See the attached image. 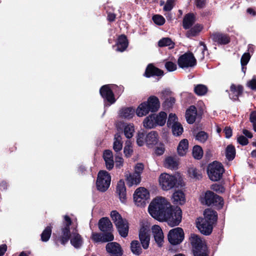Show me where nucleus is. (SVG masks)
Here are the masks:
<instances>
[{"label": "nucleus", "instance_id": "obj_1", "mask_svg": "<svg viewBox=\"0 0 256 256\" xmlns=\"http://www.w3.org/2000/svg\"><path fill=\"white\" fill-rule=\"evenodd\" d=\"M64 226L61 228L62 234L57 238V241L62 244L65 245L70 240V244L76 249L81 248L84 243V240L76 230L70 233V226L72 225V220L70 218L65 215L64 216Z\"/></svg>", "mask_w": 256, "mask_h": 256}, {"label": "nucleus", "instance_id": "obj_2", "mask_svg": "<svg viewBox=\"0 0 256 256\" xmlns=\"http://www.w3.org/2000/svg\"><path fill=\"white\" fill-rule=\"evenodd\" d=\"M98 228L102 233H92L91 238L94 242H106L114 240L112 224L108 218H101L98 222Z\"/></svg>", "mask_w": 256, "mask_h": 256}, {"label": "nucleus", "instance_id": "obj_3", "mask_svg": "<svg viewBox=\"0 0 256 256\" xmlns=\"http://www.w3.org/2000/svg\"><path fill=\"white\" fill-rule=\"evenodd\" d=\"M170 205L165 198L157 197L150 203L148 211L152 217L160 221Z\"/></svg>", "mask_w": 256, "mask_h": 256}, {"label": "nucleus", "instance_id": "obj_4", "mask_svg": "<svg viewBox=\"0 0 256 256\" xmlns=\"http://www.w3.org/2000/svg\"><path fill=\"white\" fill-rule=\"evenodd\" d=\"M159 183L164 190H168L174 188H181L184 186L182 180H178L175 176L166 173H163L160 175Z\"/></svg>", "mask_w": 256, "mask_h": 256}, {"label": "nucleus", "instance_id": "obj_5", "mask_svg": "<svg viewBox=\"0 0 256 256\" xmlns=\"http://www.w3.org/2000/svg\"><path fill=\"white\" fill-rule=\"evenodd\" d=\"M182 211L180 208H173L171 205L166 212L160 221L166 222L168 226L174 227L179 225L182 221Z\"/></svg>", "mask_w": 256, "mask_h": 256}, {"label": "nucleus", "instance_id": "obj_6", "mask_svg": "<svg viewBox=\"0 0 256 256\" xmlns=\"http://www.w3.org/2000/svg\"><path fill=\"white\" fill-rule=\"evenodd\" d=\"M194 256H209L210 251L207 245L196 234H192L190 238Z\"/></svg>", "mask_w": 256, "mask_h": 256}, {"label": "nucleus", "instance_id": "obj_7", "mask_svg": "<svg viewBox=\"0 0 256 256\" xmlns=\"http://www.w3.org/2000/svg\"><path fill=\"white\" fill-rule=\"evenodd\" d=\"M110 216L114 223L120 235L123 238L128 236V223L126 219L122 218V216L116 211L112 210Z\"/></svg>", "mask_w": 256, "mask_h": 256}, {"label": "nucleus", "instance_id": "obj_8", "mask_svg": "<svg viewBox=\"0 0 256 256\" xmlns=\"http://www.w3.org/2000/svg\"><path fill=\"white\" fill-rule=\"evenodd\" d=\"M224 172L222 164L217 161L208 164L207 168V173L210 179L214 182L220 180Z\"/></svg>", "mask_w": 256, "mask_h": 256}, {"label": "nucleus", "instance_id": "obj_9", "mask_svg": "<svg viewBox=\"0 0 256 256\" xmlns=\"http://www.w3.org/2000/svg\"><path fill=\"white\" fill-rule=\"evenodd\" d=\"M111 176L107 171L100 170L98 174L96 182L97 190L100 192H106L110 187Z\"/></svg>", "mask_w": 256, "mask_h": 256}, {"label": "nucleus", "instance_id": "obj_10", "mask_svg": "<svg viewBox=\"0 0 256 256\" xmlns=\"http://www.w3.org/2000/svg\"><path fill=\"white\" fill-rule=\"evenodd\" d=\"M202 203H204L208 206H214L218 208H222L224 206L223 198L210 190H207L204 194Z\"/></svg>", "mask_w": 256, "mask_h": 256}, {"label": "nucleus", "instance_id": "obj_11", "mask_svg": "<svg viewBox=\"0 0 256 256\" xmlns=\"http://www.w3.org/2000/svg\"><path fill=\"white\" fill-rule=\"evenodd\" d=\"M196 60L194 54L188 52L181 55L178 60V64L180 68H192L196 64Z\"/></svg>", "mask_w": 256, "mask_h": 256}, {"label": "nucleus", "instance_id": "obj_12", "mask_svg": "<svg viewBox=\"0 0 256 256\" xmlns=\"http://www.w3.org/2000/svg\"><path fill=\"white\" fill-rule=\"evenodd\" d=\"M150 194L144 188L140 187L134 192L133 198L135 204L138 206L144 207L146 205V201L149 198Z\"/></svg>", "mask_w": 256, "mask_h": 256}, {"label": "nucleus", "instance_id": "obj_13", "mask_svg": "<svg viewBox=\"0 0 256 256\" xmlns=\"http://www.w3.org/2000/svg\"><path fill=\"white\" fill-rule=\"evenodd\" d=\"M184 234L181 228H176L171 230L168 235V240L172 245L180 244L184 240Z\"/></svg>", "mask_w": 256, "mask_h": 256}, {"label": "nucleus", "instance_id": "obj_14", "mask_svg": "<svg viewBox=\"0 0 256 256\" xmlns=\"http://www.w3.org/2000/svg\"><path fill=\"white\" fill-rule=\"evenodd\" d=\"M101 96L110 104H114L116 100L114 94L108 84L102 86L100 89Z\"/></svg>", "mask_w": 256, "mask_h": 256}, {"label": "nucleus", "instance_id": "obj_15", "mask_svg": "<svg viewBox=\"0 0 256 256\" xmlns=\"http://www.w3.org/2000/svg\"><path fill=\"white\" fill-rule=\"evenodd\" d=\"M212 41L218 45H226L230 42V38L227 34L221 32H214L210 34Z\"/></svg>", "mask_w": 256, "mask_h": 256}, {"label": "nucleus", "instance_id": "obj_16", "mask_svg": "<svg viewBox=\"0 0 256 256\" xmlns=\"http://www.w3.org/2000/svg\"><path fill=\"white\" fill-rule=\"evenodd\" d=\"M214 225L202 218L200 221L196 222L197 228L202 234L206 236H208L212 233Z\"/></svg>", "mask_w": 256, "mask_h": 256}, {"label": "nucleus", "instance_id": "obj_17", "mask_svg": "<svg viewBox=\"0 0 256 256\" xmlns=\"http://www.w3.org/2000/svg\"><path fill=\"white\" fill-rule=\"evenodd\" d=\"M106 249L112 256H122L123 254L120 245L116 242H109L106 245Z\"/></svg>", "mask_w": 256, "mask_h": 256}, {"label": "nucleus", "instance_id": "obj_18", "mask_svg": "<svg viewBox=\"0 0 256 256\" xmlns=\"http://www.w3.org/2000/svg\"><path fill=\"white\" fill-rule=\"evenodd\" d=\"M164 74L162 70L156 67L153 64H149L146 68L144 76L149 78L154 76H162Z\"/></svg>", "mask_w": 256, "mask_h": 256}, {"label": "nucleus", "instance_id": "obj_19", "mask_svg": "<svg viewBox=\"0 0 256 256\" xmlns=\"http://www.w3.org/2000/svg\"><path fill=\"white\" fill-rule=\"evenodd\" d=\"M139 238L142 248L146 250L149 246L150 235L146 228L142 226L139 231Z\"/></svg>", "mask_w": 256, "mask_h": 256}, {"label": "nucleus", "instance_id": "obj_20", "mask_svg": "<svg viewBox=\"0 0 256 256\" xmlns=\"http://www.w3.org/2000/svg\"><path fill=\"white\" fill-rule=\"evenodd\" d=\"M146 104L148 110L150 112H157L160 108V102L159 99L154 96H152L148 97L147 100L144 102Z\"/></svg>", "mask_w": 256, "mask_h": 256}, {"label": "nucleus", "instance_id": "obj_21", "mask_svg": "<svg viewBox=\"0 0 256 256\" xmlns=\"http://www.w3.org/2000/svg\"><path fill=\"white\" fill-rule=\"evenodd\" d=\"M152 232L156 242L159 246H162L164 238L162 228L158 225H154L152 227Z\"/></svg>", "mask_w": 256, "mask_h": 256}, {"label": "nucleus", "instance_id": "obj_22", "mask_svg": "<svg viewBox=\"0 0 256 256\" xmlns=\"http://www.w3.org/2000/svg\"><path fill=\"white\" fill-rule=\"evenodd\" d=\"M158 134L157 132L152 131L146 135V143L148 148H152L158 144Z\"/></svg>", "mask_w": 256, "mask_h": 256}, {"label": "nucleus", "instance_id": "obj_23", "mask_svg": "<svg viewBox=\"0 0 256 256\" xmlns=\"http://www.w3.org/2000/svg\"><path fill=\"white\" fill-rule=\"evenodd\" d=\"M116 193L120 200L122 202H125L126 199V188L124 182L122 180H120L117 184Z\"/></svg>", "mask_w": 256, "mask_h": 256}, {"label": "nucleus", "instance_id": "obj_24", "mask_svg": "<svg viewBox=\"0 0 256 256\" xmlns=\"http://www.w3.org/2000/svg\"><path fill=\"white\" fill-rule=\"evenodd\" d=\"M230 91L232 94H230V96L231 94H232L230 98L234 100H238V97L242 96L243 93L244 87L240 84L236 86L232 84L230 86Z\"/></svg>", "mask_w": 256, "mask_h": 256}, {"label": "nucleus", "instance_id": "obj_25", "mask_svg": "<svg viewBox=\"0 0 256 256\" xmlns=\"http://www.w3.org/2000/svg\"><path fill=\"white\" fill-rule=\"evenodd\" d=\"M204 218L206 221H208L213 224L216 223L218 220V214L216 211L210 208L206 209L204 211Z\"/></svg>", "mask_w": 256, "mask_h": 256}, {"label": "nucleus", "instance_id": "obj_26", "mask_svg": "<svg viewBox=\"0 0 256 256\" xmlns=\"http://www.w3.org/2000/svg\"><path fill=\"white\" fill-rule=\"evenodd\" d=\"M197 115L196 108L194 106H190L186 112V118L188 123L192 124L194 122Z\"/></svg>", "mask_w": 256, "mask_h": 256}, {"label": "nucleus", "instance_id": "obj_27", "mask_svg": "<svg viewBox=\"0 0 256 256\" xmlns=\"http://www.w3.org/2000/svg\"><path fill=\"white\" fill-rule=\"evenodd\" d=\"M128 42L127 37L124 34L120 35L116 42V50L120 52L124 51L128 48Z\"/></svg>", "mask_w": 256, "mask_h": 256}, {"label": "nucleus", "instance_id": "obj_28", "mask_svg": "<svg viewBox=\"0 0 256 256\" xmlns=\"http://www.w3.org/2000/svg\"><path fill=\"white\" fill-rule=\"evenodd\" d=\"M126 176L127 184L129 186H132L133 184L136 185L141 181V176L136 172L129 173Z\"/></svg>", "mask_w": 256, "mask_h": 256}, {"label": "nucleus", "instance_id": "obj_29", "mask_svg": "<svg viewBox=\"0 0 256 256\" xmlns=\"http://www.w3.org/2000/svg\"><path fill=\"white\" fill-rule=\"evenodd\" d=\"M196 16L193 13L186 14L183 18L182 26L184 29L188 30L194 24Z\"/></svg>", "mask_w": 256, "mask_h": 256}, {"label": "nucleus", "instance_id": "obj_30", "mask_svg": "<svg viewBox=\"0 0 256 256\" xmlns=\"http://www.w3.org/2000/svg\"><path fill=\"white\" fill-rule=\"evenodd\" d=\"M203 26L200 24H196L194 26H191L186 32V36L188 38H192L198 36L202 30Z\"/></svg>", "mask_w": 256, "mask_h": 256}, {"label": "nucleus", "instance_id": "obj_31", "mask_svg": "<svg viewBox=\"0 0 256 256\" xmlns=\"http://www.w3.org/2000/svg\"><path fill=\"white\" fill-rule=\"evenodd\" d=\"M172 202L176 204H183L186 202L184 192L182 190L175 191L172 196Z\"/></svg>", "mask_w": 256, "mask_h": 256}, {"label": "nucleus", "instance_id": "obj_32", "mask_svg": "<svg viewBox=\"0 0 256 256\" xmlns=\"http://www.w3.org/2000/svg\"><path fill=\"white\" fill-rule=\"evenodd\" d=\"M136 113V110L132 107L122 108L120 110V116L125 119H130L133 118Z\"/></svg>", "mask_w": 256, "mask_h": 256}, {"label": "nucleus", "instance_id": "obj_33", "mask_svg": "<svg viewBox=\"0 0 256 256\" xmlns=\"http://www.w3.org/2000/svg\"><path fill=\"white\" fill-rule=\"evenodd\" d=\"M148 109L149 108L146 104L144 102L138 106L136 110H135L136 114L140 117L145 116L150 112Z\"/></svg>", "mask_w": 256, "mask_h": 256}, {"label": "nucleus", "instance_id": "obj_34", "mask_svg": "<svg viewBox=\"0 0 256 256\" xmlns=\"http://www.w3.org/2000/svg\"><path fill=\"white\" fill-rule=\"evenodd\" d=\"M188 147V142L186 139H183L180 141L177 151L179 156H184L186 154Z\"/></svg>", "mask_w": 256, "mask_h": 256}, {"label": "nucleus", "instance_id": "obj_35", "mask_svg": "<svg viewBox=\"0 0 256 256\" xmlns=\"http://www.w3.org/2000/svg\"><path fill=\"white\" fill-rule=\"evenodd\" d=\"M120 132H117L114 135L113 148L116 152H118L122 150V142Z\"/></svg>", "mask_w": 256, "mask_h": 256}, {"label": "nucleus", "instance_id": "obj_36", "mask_svg": "<svg viewBox=\"0 0 256 256\" xmlns=\"http://www.w3.org/2000/svg\"><path fill=\"white\" fill-rule=\"evenodd\" d=\"M178 162L172 156L167 157L164 162V167L170 170L178 169Z\"/></svg>", "mask_w": 256, "mask_h": 256}, {"label": "nucleus", "instance_id": "obj_37", "mask_svg": "<svg viewBox=\"0 0 256 256\" xmlns=\"http://www.w3.org/2000/svg\"><path fill=\"white\" fill-rule=\"evenodd\" d=\"M144 126L146 128H152L156 126L154 114H151L146 117L143 122Z\"/></svg>", "mask_w": 256, "mask_h": 256}, {"label": "nucleus", "instance_id": "obj_38", "mask_svg": "<svg viewBox=\"0 0 256 256\" xmlns=\"http://www.w3.org/2000/svg\"><path fill=\"white\" fill-rule=\"evenodd\" d=\"M154 117L156 119V126H163L166 123L167 114L164 112H160L158 114H154Z\"/></svg>", "mask_w": 256, "mask_h": 256}, {"label": "nucleus", "instance_id": "obj_39", "mask_svg": "<svg viewBox=\"0 0 256 256\" xmlns=\"http://www.w3.org/2000/svg\"><path fill=\"white\" fill-rule=\"evenodd\" d=\"M130 248L132 252L135 255L140 256L142 253L140 244L137 240L132 241Z\"/></svg>", "mask_w": 256, "mask_h": 256}, {"label": "nucleus", "instance_id": "obj_40", "mask_svg": "<svg viewBox=\"0 0 256 256\" xmlns=\"http://www.w3.org/2000/svg\"><path fill=\"white\" fill-rule=\"evenodd\" d=\"M236 154V150L234 146L232 144H228L226 148V156L229 160H232Z\"/></svg>", "mask_w": 256, "mask_h": 256}, {"label": "nucleus", "instance_id": "obj_41", "mask_svg": "<svg viewBox=\"0 0 256 256\" xmlns=\"http://www.w3.org/2000/svg\"><path fill=\"white\" fill-rule=\"evenodd\" d=\"M208 90V88L205 85L198 84L194 86V92L197 96H204L207 93Z\"/></svg>", "mask_w": 256, "mask_h": 256}, {"label": "nucleus", "instance_id": "obj_42", "mask_svg": "<svg viewBox=\"0 0 256 256\" xmlns=\"http://www.w3.org/2000/svg\"><path fill=\"white\" fill-rule=\"evenodd\" d=\"M52 227L51 226H47L42 231L41 234V240L42 242H48L52 234Z\"/></svg>", "mask_w": 256, "mask_h": 256}, {"label": "nucleus", "instance_id": "obj_43", "mask_svg": "<svg viewBox=\"0 0 256 256\" xmlns=\"http://www.w3.org/2000/svg\"><path fill=\"white\" fill-rule=\"evenodd\" d=\"M158 46L160 47H164L169 46L170 48H173L174 46V43L169 38H164L160 39L158 42Z\"/></svg>", "mask_w": 256, "mask_h": 256}, {"label": "nucleus", "instance_id": "obj_44", "mask_svg": "<svg viewBox=\"0 0 256 256\" xmlns=\"http://www.w3.org/2000/svg\"><path fill=\"white\" fill-rule=\"evenodd\" d=\"M192 156L196 160H200L203 156V150L201 146L196 145L192 149Z\"/></svg>", "mask_w": 256, "mask_h": 256}, {"label": "nucleus", "instance_id": "obj_45", "mask_svg": "<svg viewBox=\"0 0 256 256\" xmlns=\"http://www.w3.org/2000/svg\"><path fill=\"white\" fill-rule=\"evenodd\" d=\"M134 131V129L133 124H127L124 126V133L126 138H132Z\"/></svg>", "mask_w": 256, "mask_h": 256}, {"label": "nucleus", "instance_id": "obj_46", "mask_svg": "<svg viewBox=\"0 0 256 256\" xmlns=\"http://www.w3.org/2000/svg\"><path fill=\"white\" fill-rule=\"evenodd\" d=\"M171 128L172 134L175 136H180L183 132L182 126L179 122L175 124H172V126Z\"/></svg>", "mask_w": 256, "mask_h": 256}, {"label": "nucleus", "instance_id": "obj_47", "mask_svg": "<svg viewBox=\"0 0 256 256\" xmlns=\"http://www.w3.org/2000/svg\"><path fill=\"white\" fill-rule=\"evenodd\" d=\"M208 134L204 131L198 132L196 136V139L200 142L204 143L208 139Z\"/></svg>", "mask_w": 256, "mask_h": 256}, {"label": "nucleus", "instance_id": "obj_48", "mask_svg": "<svg viewBox=\"0 0 256 256\" xmlns=\"http://www.w3.org/2000/svg\"><path fill=\"white\" fill-rule=\"evenodd\" d=\"M146 134L144 132H139L136 136V143L140 146H144L146 142Z\"/></svg>", "mask_w": 256, "mask_h": 256}, {"label": "nucleus", "instance_id": "obj_49", "mask_svg": "<svg viewBox=\"0 0 256 256\" xmlns=\"http://www.w3.org/2000/svg\"><path fill=\"white\" fill-rule=\"evenodd\" d=\"M152 20L158 26L163 25L166 22L165 18L161 15L156 14L152 16Z\"/></svg>", "mask_w": 256, "mask_h": 256}, {"label": "nucleus", "instance_id": "obj_50", "mask_svg": "<svg viewBox=\"0 0 256 256\" xmlns=\"http://www.w3.org/2000/svg\"><path fill=\"white\" fill-rule=\"evenodd\" d=\"M165 152L164 144L162 142L159 143L154 148V153L157 156L162 155Z\"/></svg>", "mask_w": 256, "mask_h": 256}, {"label": "nucleus", "instance_id": "obj_51", "mask_svg": "<svg viewBox=\"0 0 256 256\" xmlns=\"http://www.w3.org/2000/svg\"><path fill=\"white\" fill-rule=\"evenodd\" d=\"M250 58V55L248 52L244 53L240 59V63L242 66V69H244V66H246Z\"/></svg>", "mask_w": 256, "mask_h": 256}, {"label": "nucleus", "instance_id": "obj_52", "mask_svg": "<svg viewBox=\"0 0 256 256\" xmlns=\"http://www.w3.org/2000/svg\"><path fill=\"white\" fill-rule=\"evenodd\" d=\"M175 102L176 99L174 98L170 97V98L164 101L162 105L165 108H170L172 107Z\"/></svg>", "mask_w": 256, "mask_h": 256}, {"label": "nucleus", "instance_id": "obj_53", "mask_svg": "<svg viewBox=\"0 0 256 256\" xmlns=\"http://www.w3.org/2000/svg\"><path fill=\"white\" fill-rule=\"evenodd\" d=\"M177 116L175 114H173L170 113L169 114L167 122V126L168 128L172 127V124H178V122H176L177 120Z\"/></svg>", "mask_w": 256, "mask_h": 256}, {"label": "nucleus", "instance_id": "obj_54", "mask_svg": "<svg viewBox=\"0 0 256 256\" xmlns=\"http://www.w3.org/2000/svg\"><path fill=\"white\" fill-rule=\"evenodd\" d=\"M164 66L168 72H173L176 70L177 66L171 61H167L164 64Z\"/></svg>", "mask_w": 256, "mask_h": 256}, {"label": "nucleus", "instance_id": "obj_55", "mask_svg": "<svg viewBox=\"0 0 256 256\" xmlns=\"http://www.w3.org/2000/svg\"><path fill=\"white\" fill-rule=\"evenodd\" d=\"M190 176L196 179H200L202 178V176L199 173V172L196 168H192L189 171Z\"/></svg>", "mask_w": 256, "mask_h": 256}, {"label": "nucleus", "instance_id": "obj_56", "mask_svg": "<svg viewBox=\"0 0 256 256\" xmlns=\"http://www.w3.org/2000/svg\"><path fill=\"white\" fill-rule=\"evenodd\" d=\"M106 168L108 170H112L114 166V158L104 160Z\"/></svg>", "mask_w": 256, "mask_h": 256}, {"label": "nucleus", "instance_id": "obj_57", "mask_svg": "<svg viewBox=\"0 0 256 256\" xmlns=\"http://www.w3.org/2000/svg\"><path fill=\"white\" fill-rule=\"evenodd\" d=\"M238 142L242 146H246L248 144V139L244 136H240L237 138Z\"/></svg>", "mask_w": 256, "mask_h": 256}, {"label": "nucleus", "instance_id": "obj_58", "mask_svg": "<svg viewBox=\"0 0 256 256\" xmlns=\"http://www.w3.org/2000/svg\"><path fill=\"white\" fill-rule=\"evenodd\" d=\"M124 152L126 157L128 158L130 156L133 152L132 146L130 145H126L124 148Z\"/></svg>", "mask_w": 256, "mask_h": 256}, {"label": "nucleus", "instance_id": "obj_59", "mask_svg": "<svg viewBox=\"0 0 256 256\" xmlns=\"http://www.w3.org/2000/svg\"><path fill=\"white\" fill-rule=\"evenodd\" d=\"M171 94L172 92L170 90L166 89L161 92V99L166 100L169 98L168 97H170Z\"/></svg>", "mask_w": 256, "mask_h": 256}, {"label": "nucleus", "instance_id": "obj_60", "mask_svg": "<svg viewBox=\"0 0 256 256\" xmlns=\"http://www.w3.org/2000/svg\"><path fill=\"white\" fill-rule=\"evenodd\" d=\"M206 0H195V4L197 8L202 9L206 6Z\"/></svg>", "mask_w": 256, "mask_h": 256}, {"label": "nucleus", "instance_id": "obj_61", "mask_svg": "<svg viewBox=\"0 0 256 256\" xmlns=\"http://www.w3.org/2000/svg\"><path fill=\"white\" fill-rule=\"evenodd\" d=\"M212 188L214 190L219 193L224 192L225 190L223 186L218 184H213Z\"/></svg>", "mask_w": 256, "mask_h": 256}, {"label": "nucleus", "instance_id": "obj_62", "mask_svg": "<svg viewBox=\"0 0 256 256\" xmlns=\"http://www.w3.org/2000/svg\"><path fill=\"white\" fill-rule=\"evenodd\" d=\"M144 168V166L142 163H138L136 164L134 168V172H136L140 176L141 173H142Z\"/></svg>", "mask_w": 256, "mask_h": 256}, {"label": "nucleus", "instance_id": "obj_63", "mask_svg": "<svg viewBox=\"0 0 256 256\" xmlns=\"http://www.w3.org/2000/svg\"><path fill=\"white\" fill-rule=\"evenodd\" d=\"M224 132L225 134V137L226 138H231L232 134V130L230 126H226L224 130Z\"/></svg>", "mask_w": 256, "mask_h": 256}, {"label": "nucleus", "instance_id": "obj_64", "mask_svg": "<svg viewBox=\"0 0 256 256\" xmlns=\"http://www.w3.org/2000/svg\"><path fill=\"white\" fill-rule=\"evenodd\" d=\"M102 157L104 160L113 158V154L112 152L109 150H104Z\"/></svg>", "mask_w": 256, "mask_h": 256}]
</instances>
